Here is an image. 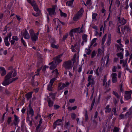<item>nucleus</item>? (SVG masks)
I'll use <instances>...</instances> for the list:
<instances>
[{"label":"nucleus","mask_w":132,"mask_h":132,"mask_svg":"<svg viewBox=\"0 0 132 132\" xmlns=\"http://www.w3.org/2000/svg\"><path fill=\"white\" fill-rule=\"evenodd\" d=\"M49 65H51L50 67V68L51 70H53L55 69L57 65L54 63V61H52L49 64Z\"/></svg>","instance_id":"nucleus-14"},{"label":"nucleus","mask_w":132,"mask_h":132,"mask_svg":"<svg viewBox=\"0 0 132 132\" xmlns=\"http://www.w3.org/2000/svg\"><path fill=\"white\" fill-rule=\"evenodd\" d=\"M52 85H53L50 83L49 84L48 86L47 89L48 90L50 91H53L52 89Z\"/></svg>","instance_id":"nucleus-28"},{"label":"nucleus","mask_w":132,"mask_h":132,"mask_svg":"<svg viewBox=\"0 0 132 132\" xmlns=\"http://www.w3.org/2000/svg\"><path fill=\"white\" fill-rule=\"evenodd\" d=\"M0 72L2 76H4L6 73V71L4 68L0 67Z\"/></svg>","instance_id":"nucleus-11"},{"label":"nucleus","mask_w":132,"mask_h":132,"mask_svg":"<svg viewBox=\"0 0 132 132\" xmlns=\"http://www.w3.org/2000/svg\"><path fill=\"white\" fill-rule=\"evenodd\" d=\"M49 94L50 96V97H51V98H52V99H53L54 101L55 97V96L53 95L52 93H50Z\"/></svg>","instance_id":"nucleus-42"},{"label":"nucleus","mask_w":132,"mask_h":132,"mask_svg":"<svg viewBox=\"0 0 132 132\" xmlns=\"http://www.w3.org/2000/svg\"><path fill=\"white\" fill-rule=\"evenodd\" d=\"M119 129L118 127H115L113 129V132H119Z\"/></svg>","instance_id":"nucleus-47"},{"label":"nucleus","mask_w":132,"mask_h":132,"mask_svg":"<svg viewBox=\"0 0 132 132\" xmlns=\"http://www.w3.org/2000/svg\"><path fill=\"white\" fill-rule=\"evenodd\" d=\"M83 11V9L81 8L80 10L78 12L77 15L73 17V19L74 21H76L79 18L80 15L82 14Z\"/></svg>","instance_id":"nucleus-5"},{"label":"nucleus","mask_w":132,"mask_h":132,"mask_svg":"<svg viewBox=\"0 0 132 132\" xmlns=\"http://www.w3.org/2000/svg\"><path fill=\"white\" fill-rule=\"evenodd\" d=\"M33 7L35 11H37L39 10V9L37 4Z\"/></svg>","instance_id":"nucleus-44"},{"label":"nucleus","mask_w":132,"mask_h":132,"mask_svg":"<svg viewBox=\"0 0 132 132\" xmlns=\"http://www.w3.org/2000/svg\"><path fill=\"white\" fill-rule=\"evenodd\" d=\"M80 28H78L73 29L71 30V31L74 32H76L78 31L79 30Z\"/></svg>","instance_id":"nucleus-41"},{"label":"nucleus","mask_w":132,"mask_h":132,"mask_svg":"<svg viewBox=\"0 0 132 132\" xmlns=\"http://www.w3.org/2000/svg\"><path fill=\"white\" fill-rule=\"evenodd\" d=\"M21 42L23 44V45L25 47L26 46H27L25 42L23 40V37H22L21 38Z\"/></svg>","instance_id":"nucleus-53"},{"label":"nucleus","mask_w":132,"mask_h":132,"mask_svg":"<svg viewBox=\"0 0 132 132\" xmlns=\"http://www.w3.org/2000/svg\"><path fill=\"white\" fill-rule=\"evenodd\" d=\"M57 78V77L51 79L50 80V83L53 85V82L56 80Z\"/></svg>","instance_id":"nucleus-33"},{"label":"nucleus","mask_w":132,"mask_h":132,"mask_svg":"<svg viewBox=\"0 0 132 132\" xmlns=\"http://www.w3.org/2000/svg\"><path fill=\"white\" fill-rule=\"evenodd\" d=\"M82 65H80V67H79V68H78V71L79 73H80L82 70Z\"/></svg>","instance_id":"nucleus-62"},{"label":"nucleus","mask_w":132,"mask_h":132,"mask_svg":"<svg viewBox=\"0 0 132 132\" xmlns=\"http://www.w3.org/2000/svg\"><path fill=\"white\" fill-rule=\"evenodd\" d=\"M54 107L55 110H57L60 107V106L58 105L55 104L54 105Z\"/></svg>","instance_id":"nucleus-56"},{"label":"nucleus","mask_w":132,"mask_h":132,"mask_svg":"<svg viewBox=\"0 0 132 132\" xmlns=\"http://www.w3.org/2000/svg\"><path fill=\"white\" fill-rule=\"evenodd\" d=\"M11 83L10 82V80L6 79L4 78V80L2 84L3 85L6 86Z\"/></svg>","instance_id":"nucleus-18"},{"label":"nucleus","mask_w":132,"mask_h":132,"mask_svg":"<svg viewBox=\"0 0 132 132\" xmlns=\"http://www.w3.org/2000/svg\"><path fill=\"white\" fill-rule=\"evenodd\" d=\"M110 14L109 15V16H108V18L107 19L105 20L104 21V28L105 27H106V25L105 24V23H106L108 21L109 19V17Z\"/></svg>","instance_id":"nucleus-49"},{"label":"nucleus","mask_w":132,"mask_h":132,"mask_svg":"<svg viewBox=\"0 0 132 132\" xmlns=\"http://www.w3.org/2000/svg\"><path fill=\"white\" fill-rule=\"evenodd\" d=\"M83 11V9L81 8L80 10L78 12L77 15L73 17V19L74 21H76L79 18L80 15L82 14Z\"/></svg>","instance_id":"nucleus-6"},{"label":"nucleus","mask_w":132,"mask_h":132,"mask_svg":"<svg viewBox=\"0 0 132 132\" xmlns=\"http://www.w3.org/2000/svg\"><path fill=\"white\" fill-rule=\"evenodd\" d=\"M29 113L30 114H31V117L33 116L34 115V112L32 107L30 103L29 105V108L28 109Z\"/></svg>","instance_id":"nucleus-17"},{"label":"nucleus","mask_w":132,"mask_h":132,"mask_svg":"<svg viewBox=\"0 0 132 132\" xmlns=\"http://www.w3.org/2000/svg\"><path fill=\"white\" fill-rule=\"evenodd\" d=\"M96 55V52L94 50L92 53L91 54V58H93Z\"/></svg>","instance_id":"nucleus-50"},{"label":"nucleus","mask_w":132,"mask_h":132,"mask_svg":"<svg viewBox=\"0 0 132 132\" xmlns=\"http://www.w3.org/2000/svg\"><path fill=\"white\" fill-rule=\"evenodd\" d=\"M49 65H51L50 67V68L51 70H53L55 69L57 65L54 63V61H52L49 64Z\"/></svg>","instance_id":"nucleus-13"},{"label":"nucleus","mask_w":132,"mask_h":132,"mask_svg":"<svg viewBox=\"0 0 132 132\" xmlns=\"http://www.w3.org/2000/svg\"><path fill=\"white\" fill-rule=\"evenodd\" d=\"M117 55L118 57H120V59H122L123 58V54L121 52L118 53Z\"/></svg>","instance_id":"nucleus-30"},{"label":"nucleus","mask_w":132,"mask_h":132,"mask_svg":"<svg viewBox=\"0 0 132 132\" xmlns=\"http://www.w3.org/2000/svg\"><path fill=\"white\" fill-rule=\"evenodd\" d=\"M29 33L32 41L35 42L38 39V36L35 34L34 31L32 29L30 30Z\"/></svg>","instance_id":"nucleus-2"},{"label":"nucleus","mask_w":132,"mask_h":132,"mask_svg":"<svg viewBox=\"0 0 132 132\" xmlns=\"http://www.w3.org/2000/svg\"><path fill=\"white\" fill-rule=\"evenodd\" d=\"M14 119L13 122L15 125L16 126L18 125V123L19 122V120L18 119L19 117L15 114H14Z\"/></svg>","instance_id":"nucleus-15"},{"label":"nucleus","mask_w":132,"mask_h":132,"mask_svg":"<svg viewBox=\"0 0 132 132\" xmlns=\"http://www.w3.org/2000/svg\"><path fill=\"white\" fill-rule=\"evenodd\" d=\"M102 50L100 48H99L98 49V55H100L102 54Z\"/></svg>","instance_id":"nucleus-63"},{"label":"nucleus","mask_w":132,"mask_h":132,"mask_svg":"<svg viewBox=\"0 0 132 132\" xmlns=\"http://www.w3.org/2000/svg\"><path fill=\"white\" fill-rule=\"evenodd\" d=\"M102 85L104 89L106 90V92H108L110 90V88H109V85L106 82V77L105 76L103 81Z\"/></svg>","instance_id":"nucleus-1"},{"label":"nucleus","mask_w":132,"mask_h":132,"mask_svg":"<svg viewBox=\"0 0 132 132\" xmlns=\"http://www.w3.org/2000/svg\"><path fill=\"white\" fill-rule=\"evenodd\" d=\"M59 10L60 12V15L61 16H63L65 18L67 16V15L66 13L62 12L60 9Z\"/></svg>","instance_id":"nucleus-27"},{"label":"nucleus","mask_w":132,"mask_h":132,"mask_svg":"<svg viewBox=\"0 0 132 132\" xmlns=\"http://www.w3.org/2000/svg\"><path fill=\"white\" fill-rule=\"evenodd\" d=\"M76 54H75L74 55L72 59V60L73 61V64L76 62Z\"/></svg>","instance_id":"nucleus-43"},{"label":"nucleus","mask_w":132,"mask_h":132,"mask_svg":"<svg viewBox=\"0 0 132 132\" xmlns=\"http://www.w3.org/2000/svg\"><path fill=\"white\" fill-rule=\"evenodd\" d=\"M30 4H31V5L32 6H33L35 5H37V4H36L35 2V1L34 0L32 1V2H31V3H30Z\"/></svg>","instance_id":"nucleus-57"},{"label":"nucleus","mask_w":132,"mask_h":132,"mask_svg":"<svg viewBox=\"0 0 132 132\" xmlns=\"http://www.w3.org/2000/svg\"><path fill=\"white\" fill-rule=\"evenodd\" d=\"M120 17L118 18V20L120 21V23L122 25L125 24L126 23V20L123 18H122L121 20H120Z\"/></svg>","instance_id":"nucleus-21"},{"label":"nucleus","mask_w":132,"mask_h":132,"mask_svg":"<svg viewBox=\"0 0 132 132\" xmlns=\"http://www.w3.org/2000/svg\"><path fill=\"white\" fill-rule=\"evenodd\" d=\"M85 50H87L86 54L88 55H89L90 53L91 50L90 49H89V48H88V49L86 48Z\"/></svg>","instance_id":"nucleus-45"},{"label":"nucleus","mask_w":132,"mask_h":132,"mask_svg":"<svg viewBox=\"0 0 132 132\" xmlns=\"http://www.w3.org/2000/svg\"><path fill=\"white\" fill-rule=\"evenodd\" d=\"M53 60H54L53 61H54V63L56 64L57 65L58 64L61 62L62 61V60L55 57L53 58Z\"/></svg>","instance_id":"nucleus-20"},{"label":"nucleus","mask_w":132,"mask_h":132,"mask_svg":"<svg viewBox=\"0 0 132 132\" xmlns=\"http://www.w3.org/2000/svg\"><path fill=\"white\" fill-rule=\"evenodd\" d=\"M92 75H90L88 76V81L89 82L88 84L87 85V87H88L91 84L90 82H91V79L92 78Z\"/></svg>","instance_id":"nucleus-22"},{"label":"nucleus","mask_w":132,"mask_h":132,"mask_svg":"<svg viewBox=\"0 0 132 132\" xmlns=\"http://www.w3.org/2000/svg\"><path fill=\"white\" fill-rule=\"evenodd\" d=\"M109 106L110 105H108L106 106L105 109L106 110L105 111V113H109L111 111V109L109 108Z\"/></svg>","instance_id":"nucleus-24"},{"label":"nucleus","mask_w":132,"mask_h":132,"mask_svg":"<svg viewBox=\"0 0 132 132\" xmlns=\"http://www.w3.org/2000/svg\"><path fill=\"white\" fill-rule=\"evenodd\" d=\"M106 36V34H105L103 37L102 40V45H103L104 43V41L105 40V38Z\"/></svg>","instance_id":"nucleus-37"},{"label":"nucleus","mask_w":132,"mask_h":132,"mask_svg":"<svg viewBox=\"0 0 132 132\" xmlns=\"http://www.w3.org/2000/svg\"><path fill=\"white\" fill-rule=\"evenodd\" d=\"M66 87V85L64 83H60L58 85V89L59 90H62L65 87Z\"/></svg>","instance_id":"nucleus-10"},{"label":"nucleus","mask_w":132,"mask_h":132,"mask_svg":"<svg viewBox=\"0 0 132 132\" xmlns=\"http://www.w3.org/2000/svg\"><path fill=\"white\" fill-rule=\"evenodd\" d=\"M31 84L32 86L34 87H35L37 85H38V82H37V83H36V82L34 81V80H33L32 81Z\"/></svg>","instance_id":"nucleus-34"},{"label":"nucleus","mask_w":132,"mask_h":132,"mask_svg":"<svg viewBox=\"0 0 132 132\" xmlns=\"http://www.w3.org/2000/svg\"><path fill=\"white\" fill-rule=\"evenodd\" d=\"M63 66L66 69H70L72 67L71 65V62L70 60L64 62Z\"/></svg>","instance_id":"nucleus-4"},{"label":"nucleus","mask_w":132,"mask_h":132,"mask_svg":"<svg viewBox=\"0 0 132 132\" xmlns=\"http://www.w3.org/2000/svg\"><path fill=\"white\" fill-rule=\"evenodd\" d=\"M71 116L73 120H74L76 117V115L75 113H72L71 114Z\"/></svg>","instance_id":"nucleus-40"},{"label":"nucleus","mask_w":132,"mask_h":132,"mask_svg":"<svg viewBox=\"0 0 132 132\" xmlns=\"http://www.w3.org/2000/svg\"><path fill=\"white\" fill-rule=\"evenodd\" d=\"M121 29L123 34L124 33V31H126L127 33H128L129 31H130V30L129 26H125L123 28L122 27H121Z\"/></svg>","instance_id":"nucleus-7"},{"label":"nucleus","mask_w":132,"mask_h":132,"mask_svg":"<svg viewBox=\"0 0 132 132\" xmlns=\"http://www.w3.org/2000/svg\"><path fill=\"white\" fill-rule=\"evenodd\" d=\"M112 82L113 83H114L117 82V77H112Z\"/></svg>","instance_id":"nucleus-58"},{"label":"nucleus","mask_w":132,"mask_h":132,"mask_svg":"<svg viewBox=\"0 0 132 132\" xmlns=\"http://www.w3.org/2000/svg\"><path fill=\"white\" fill-rule=\"evenodd\" d=\"M11 117H10L8 118L7 122L8 125H10L11 122Z\"/></svg>","instance_id":"nucleus-55"},{"label":"nucleus","mask_w":132,"mask_h":132,"mask_svg":"<svg viewBox=\"0 0 132 132\" xmlns=\"http://www.w3.org/2000/svg\"><path fill=\"white\" fill-rule=\"evenodd\" d=\"M125 98L126 99L128 100L131 98V95L132 93L131 90L125 92Z\"/></svg>","instance_id":"nucleus-8"},{"label":"nucleus","mask_w":132,"mask_h":132,"mask_svg":"<svg viewBox=\"0 0 132 132\" xmlns=\"http://www.w3.org/2000/svg\"><path fill=\"white\" fill-rule=\"evenodd\" d=\"M75 101V99H70L69 100V102L70 103H73Z\"/></svg>","instance_id":"nucleus-64"},{"label":"nucleus","mask_w":132,"mask_h":132,"mask_svg":"<svg viewBox=\"0 0 132 132\" xmlns=\"http://www.w3.org/2000/svg\"><path fill=\"white\" fill-rule=\"evenodd\" d=\"M53 72H54L56 73V76L57 77L58 75L59 74V73L58 72V70L57 69H55V70H54Z\"/></svg>","instance_id":"nucleus-60"},{"label":"nucleus","mask_w":132,"mask_h":132,"mask_svg":"<svg viewBox=\"0 0 132 132\" xmlns=\"http://www.w3.org/2000/svg\"><path fill=\"white\" fill-rule=\"evenodd\" d=\"M12 35V33L11 32H10L7 34V36L5 37L4 39H6L7 38V39L8 40V38H9V40L10 39V38Z\"/></svg>","instance_id":"nucleus-26"},{"label":"nucleus","mask_w":132,"mask_h":132,"mask_svg":"<svg viewBox=\"0 0 132 132\" xmlns=\"http://www.w3.org/2000/svg\"><path fill=\"white\" fill-rule=\"evenodd\" d=\"M23 36L24 38L27 39H29L30 38L29 33L26 29H25L24 32L23 34Z\"/></svg>","instance_id":"nucleus-16"},{"label":"nucleus","mask_w":132,"mask_h":132,"mask_svg":"<svg viewBox=\"0 0 132 132\" xmlns=\"http://www.w3.org/2000/svg\"><path fill=\"white\" fill-rule=\"evenodd\" d=\"M12 40H14L15 41V40L16 41H18L19 40V38L17 37V36H13L12 37Z\"/></svg>","instance_id":"nucleus-46"},{"label":"nucleus","mask_w":132,"mask_h":132,"mask_svg":"<svg viewBox=\"0 0 132 132\" xmlns=\"http://www.w3.org/2000/svg\"><path fill=\"white\" fill-rule=\"evenodd\" d=\"M68 36V34H66L65 35H64L62 38V40L63 41H64L67 38Z\"/></svg>","instance_id":"nucleus-52"},{"label":"nucleus","mask_w":132,"mask_h":132,"mask_svg":"<svg viewBox=\"0 0 132 132\" xmlns=\"http://www.w3.org/2000/svg\"><path fill=\"white\" fill-rule=\"evenodd\" d=\"M66 4L67 5H68V6H71L72 4L73 3L70 1H67L66 3Z\"/></svg>","instance_id":"nucleus-54"},{"label":"nucleus","mask_w":132,"mask_h":132,"mask_svg":"<svg viewBox=\"0 0 132 132\" xmlns=\"http://www.w3.org/2000/svg\"><path fill=\"white\" fill-rule=\"evenodd\" d=\"M106 59H107L106 64H107L108 63L109 60V55H107L105 56L104 58V60L105 61Z\"/></svg>","instance_id":"nucleus-38"},{"label":"nucleus","mask_w":132,"mask_h":132,"mask_svg":"<svg viewBox=\"0 0 132 132\" xmlns=\"http://www.w3.org/2000/svg\"><path fill=\"white\" fill-rule=\"evenodd\" d=\"M4 42L6 46H9L10 45V43L8 41V40L7 39V38L6 39H4Z\"/></svg>","instance_id":"nucleus-39"},{"label":"nucleus","mask_w":132,"mask_h":132,"mask_svg":"<svg viewBox=\"0 0 132 132\" xmlns=\"http://www.w3.org/2000/svg\"><path fill=\"white\" fill-rule=\"evenodd\" d=\"M5 93L7 95L9 96L11 95V92L8 90L5 89Z\"/></svg>","instance_id":"nucleus-48"},{"label":"nucleus","mask_w":132,"mask_h":132,"mask_svg":"<svg viewBox=\"0 0 132 132\" xmlns=\"http://www.w3.org/2000/svg\"><path fill=\"white\" fill-rule=\"evenodd\" d=\"M87 35L86 34L83 35L82 36V39L83 41H84V42H86L87 41Z\"/></svg>","instance_id":"nucleus-23"},{"label":"nucleus","mask_w":132,"mask_h":132,"mask_svg":"<svg viewBox=\"0 0 132 132\" xmlns=\"http://www.w3.org/2000/svg\"><path fill=\"white\" fill-rule=\"evenodd\" d=\"M49 40L51 44L54 43H55V40L53 38H51V36L50 37V36H49Z\"/></svg>","instance_id":"nucleus-29"},{"label":"nucleus","mask_w":132,"mask_h":132,"mask_svg":"<svg viewBox=\"0 0 132 132\" xmlns=\"http://www.w3.org/2000/svg\"><path fill=\"white\" fill-rule=\"evenodd\" d=\"M13 71H11L9 72L5 77V79L7 80H10V79L12 77L11 75Z\"/></svg>","instance_id":"nucleus-19"},{"label":"nucleus","mask_w":132,"mask_h":132,"mask_svg":"<svg viewBox=\"0 0 132 132\" xmlns=\"http://www.w3.org/2000/svg\"><path fill=\"white\" fill-rule=\"evenodd\" d=\"M51 46L52 48L55 49H57L59 47L58 45H55L54 43L51 44Z\"/></svg>","instance_id":"nucleus-36"},{"label":"nucleus","mask_w":132,"mask_h":132,"mask_svg":"<svg viewBox=\"0 0 132 132\" xmlns=\"http://www.w3.org/2000/svg\"><path fill=\"white\" fill-rule=\"evenodd\" d=\"M113 94L115 95L118 98H120V96L118 94L117 92L114 91H113Z\"/></svg>","instance_id":"nucleus-35"},{"label":"nucleus","mask_w":132,"mask_h":132,"mask_svg":"<svg viewBox=\"0 0 132 132\" xmlns=\"http://www.w3.org/2000/svg\"><path fill=\"white\" fill-rule=\"evenodd\" d=\"M18 78L16 77L14 78H12L11 80L10 83H12L14 81H15L17 79H18Z\"/></svg>","instance_id":"nucleus-61"},{"label":"nucleus","mask_w":132,"mask_h":132,"mask_svg":"<svg viewBox=\"0 0 132 132\" xmlns=\"http://www.w3.org/2000/svg\"><path fill=\"white\" fill-rule=\"evenodd\" d=\"M132 114L131 112L129 110V111L127 112L126 113L125 115V116L126 117V118H127L129 116L131 115Z\"/></svg>","instance_id":"nucleus-32"},{"label":"nucleus","mask_w":132,"mask_h":132,"mask_svg":"<svg viewBox=\"0 0 132 132\" xmlns=\"http://www.w3.org/2000/svg\"><path fill=\"white\" fill-rule=\"evenodd\" d=\"M97 15V14L96 13H93L92 15V18L93 19H95L96 20H97V19H96V17Z\"/></svg>","instance_id":"nucleus-31"},{"label":"nucleus","mask_w":132,"mask_h":132,"mask_svg":"<svg viewBox=\"0 0 132 132\" xmlns=\"http://www.w3.org/2000/svg\"><path fill=\"white\" fill-rule=\"evenodd\" d=\"M56 6V5H53L52 8H48L47 9L50 15L52 16V15H56V13L55 12V9Z\"/></svg>","instance_id":"nucleus-3"},{"label":"nucleus","mask_w":132,"mask_h":132,"mask_svg":"<svg viewBox=\"0 0 132 132\" xmlns=\"http://www.w3.org/2000/svg\"><path fill=\"white\" fill-rule=\"evenodd\" d=\"M47 101L48 104V106L50 108L53 106L54 104L53 102L51 101V99L48 96L47 97Z\"/></svg>","instance_id":"nucleus-12"},{"label":"nucleus","mask_w":132,"mask_h":132,"mask_svg":"<svg viewBox=\"0 0 132 132\" xmlns=\"http://www.w3.org/2000/svg\"><path fill=\"white\" fill-rule=\"evenodd\" d=\"M111 34H110L108 35V41H111Z\"/></svg>","instance_id":"nucleus-59"},{"label":"nucleus","mask_w":132,"mask_h":132,"mask_svg":"<svg viewBox=\"0 0 132 132\" xmlns=\"http://www.w3.org/2000/svg\"><path fill=\"white\" fill-rule=\"evenodd\" d=\"M91 0H87L86 2V4L87 5L90 6L92 4Z\"/></svg>","instance_id":"nucleus-51"},{"label":"nucleus","mask_w":132,"mask_h":132,"mask_svg":"<svg viewBox=\"0 0 132 132\" xmlns=\"http://www.w3.org/2000/svg\"><path fill=\"white\" fill-rule=\"evenodd\" d=\"M62 121V120L61 119H59L57 120L54 123L53 125V128H55L57 125H60L61 122Z\"/></svg>","instance_id":"nucleus-9"},{"label":"nucleus","mask_w":132,"mask_h":132,"mask_svg":"<svg viewBox=\"0 0 132 132\" xmlns=\"http://www.w3.org/2000/svg\"><path fill=\"white\" fill-rule=\"evenodd\" d=\"M32 92H29L26 94V98L29 100L32 97Z\"/></svg>","instance_id":"nucleus-25"}]
</instances>
